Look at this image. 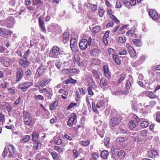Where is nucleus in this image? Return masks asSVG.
<instances>
[{"label": "nucleus", "instance_id": "obj_22", "mask_svg": "<svg viewBox=\"0 0 160 160\" xmlns=\"http://www.w3.org/2000/svg\"><path fill=\"white\" fill-rule=\"evenodd\" d=\"M128 52L130 57L132 58H134L136 55L135 50L131 46H129L128 48Z\"/></svg>", "mask_w": 160, "mask_h": 160}, {"label": "nucleus", "instance_id": "obj_41", "mask_svg": "<svg viewBox=\"0 0 160 160\" xmlns=\"http://www.w3.org/2000/svg\"><path fill=\"white\" fill-rule=\"evenodd\" d=\"M127 139L126 138H123L122 137H119L117 138L116 141L117 142L121 144L122 142H124Z\"/></svg>", "mask_w": 160, "mask_h": 160}, {"label": "nucleus", "instance_id": "obj_58", "mask_svg": "<svg viewBox=\"0 0 160 160\" xmlns=\"http://www.w3.org/2000/svg\"><path fill=\"white\" fill-rule=\"evenodd\" d=\"M110 18L112 19L116 23H119V20L114 15H111Z\"/></svg>", "mask_w": 160, "mask_h": 160}, {"label": "nucleus", "instance_id": "obj_36", "mask_svg": "<svg viewBox=\"0 0 160 160\" xmlns=\"http://www.w3.org/2000/svg\"><path fill=\"white\" fill-rule=\"evenodd\" d=\"M58 105V102L57 101H54L50 105L49 108L51 110H53L55 109Z\"/></svg>", "mask_w": 160, "mask_h": 160}, {"label": "nucleus", "instance_id": "obj_28", "mask_svg": "<svg viewBox=\"0 0 160 160\" xmlns=\"http://www.w3.org/2000/svg\"><path fill=\"white\" fill-rule=\"evenodd\" d=\"M92 72L93 77L96 79H98L100 78V73L98 70H93Z\"/></svg>", "mask_w": 160, "mask_h": 160}, {"label": "nucleus", "instance_id": "obj_25", "mask_svg": "<svg viewBox=\"0 0 160 160\" xmlns=\"http://www.w3.org/2000/svg\"><path fill=\"white\" fill-rule=\"evenodd\" d=\"M31 137L28 135H26L22 137L20 140L21 143H26L28 142L30 139Z\"/></svg>", "mask_w": 160, "mask_h": 160}, {"label": "nucleus", "instance_id": "obj_38", "mask_svg": "<svg viewBox=\"0 0 160 160\" xmlns=\"http://www.w3.org/2000/svg\"><path fill=\"white\" fill-rule=\"evenodd\" d=\"M54 149L59 153H62L63 152L64 148L63 147H61L58 146H55L54 147Z\"/></svg>", "mask_w": 160, "mask_h": 160}, {"label": "nucleus", "instance_id": "obj_63", "mask_svg": "<svg viewBox=\"0 0 160 160\" xmlns=\"http://www.w3.org/2000/svg\"><path fill=\"white\" fill-rule=\"evenodd\" d=\"M77 105V103H71L68 106V107L67 108V109L68 110H69L73 107L74 106H76Z\"/></svg>", "mask_w": 160, "mask_h": 160}, {"label": "nucleus", "instance_id": "obj_60", "mask_svg": "<svg viewBox=\"0 0 160 160\" xmlns=\"http://www.w3.org/2000/svg\"><path fill=\"white\" fill-rule=\"evenodd\" d=\"M108 52L109 54L110 55H112V56L113 55H115V54H114V53L115 52V50L113 49L109 48L108 49Z\"/></svg>", "mask_w": 160, "mask_h": 160}, {"label": "nucleus", "instance_id": "obj_52", "mask_svg": "<svg viewBox=\"0 0 160 160\" xmlns=\"http://www.w3.org/2000/svg\"><path fill=\"white\" fill-rule=\"evenodd\" d=\"M125 37L119 36L118 38V41L120 42H124L126 41Z\"/></svg>", "mask_w": 160, "mask_h": 160}, {"label": "nucleus", "instance_id": "obj_17", "mask_svg": "<svg viewBox=\"0 0 160 160\" xmlns=\"http://www.w3.org/2000/svg\"><path fill=\"white\" fill-rule=\"evenodd\" d=\"M1 36L4 37H8L11 36L12 32L11 30H7L2 28Z\"/></svg>", "mask_w": 160, "mask_h": 160}, {"label": "nucleus", "instance_id": "obj_56", "mask_svg": "<svg viewBox=\"0 0 160 160\" xmlns=\"http://www.w3.org/2000/svg\"><path fill=\"white\" fill-rule=\"evenodd\" d=\"M41 143L40 142H38V141H36L34 143L33 149L34 150H37L39 146L41 145Z\"/></svg>", "mask_w": 160, "mask_h": 160}, {"label": "nucleus", "instance_id": "obj_35", "mask_svg": "<svg viewBox=\"0 0 160 160\" xmlns=\"http://www.w3.org/2000/svg\"><path fill=\"white\" fill-rule=\"evenodd\" d=\"M99 51L96 49H93L90 52V54L92 56H97L98 55Z\"/></svg>", "mask_w": 160, "mask_h": 160}, {"label": "nucleus", "instance_id": "obj_49", "mask_svg": "<svg viewBox=\"0 0 160 160\" xmlns=\"http://www.w3.org/2000/svg\"><path fill=\"white\" fill-rule=\"evenodd\" d=\"M90 142V141L86 140L84 141H81L80 143L84 146H87L89 144Z\"/></svg>", "mask_w": 160, "mask_h": 160}, {"label": "nucleus", "instance_id": "obj_20", "mask_svg": "<svg viewBox=\"0 0 160 160\" xmlns=\"http://www.w3.org/2000/svg\"><path fill=\"white\" fill-rule=\"evenodd\" d=\"M70 46L71 49L73 51L75 52L77 48V42L73 38H72L70 40Z\"/></svg>", "mask_w": 160, "mask_h": 160}, {"label": "nucleus", "instance_id": "obj_51", "mask_svg": "<svg viewBox=\"0 0 160 160\" xmlns=\"http://www.w3.org/2000/svg\"><path fill=\"white\" fill-rule=\"evenodd\" d=\"M32 74L31 72L29 69H28L26 72H25V75L26 77V78L27 79L29 78Z\"/></svg>", "mask_w": 160, "mask_h": 160}, {"label": "nucleus", "instance_id": "obj_9", "mask_svg": "<svg viewBox=\"0 0 160 160\" xmlns=\"http://www.w3.org/2000/svg\"><path fill=\"white\" fill-rule=\"evenodd\" d=\"M105 104L103 101L100 100L98 102L96 105V108L95 106V103L94 102L92 103V107L93 111L97 112L98 111L97 108L99 109L100 108L104 107Z\"/></svg>", "mask_w": 160, "mask_h": 160}, {"label": "nucleus", "instance_id": "obj_30", "mask_svg": "<svg viewBox=\"0 0 160 160\" xmlns=\"http://www.w3.org/2000/svg\"><path fill=\"white\" fill-rule=\"evenodd\" d=\"M126 77V74L124 73H122L120 74L119 77V80L118 82V84H122L123 81H124Z\"/></svg>", "mask_w": 160, "mask_h": 160}, {"label": "nucleus", "instance_id": "obj_3", "mask_svg": "<svg viewBox=\"0 0 160 160\" xmlns=\"http://www.w3.org/2000/svg\"><path fill=\"white\" fill-rule=\"evenodd\" d=\"M60 56V52L59 48L56 46H54L52 48V50L50 52L49 56L52 58H58Z\"/></svg>", "mask_w": 160, "mask_h": 160}, {"label": "nucleus", "instance_id": "obj_11", "mask_svg": "<svg viewBox=\"0 0 160 160\" xmlns=\"http://www.w3.org/2000/svg\"><path fill=\"white\" fill-rule=\"evenodd\" d=\"M149 16L154 20L158 19L160 17L159 15L158 14L156 11L152 9L149 10Z\"/></svg>", "mask_w": 160, "mask_h": 160}, {"label": "nucleus", "instance_id": "obj_42", "mask_svg": "<svg viewBox=\"0 0 160 160\" xmlns=\"http://www.w3.org/2000/svg\"><path fill=\"white\" fill-rule=\"evenodd\" d=\"M76 81L72 79L70 77L68 78L66 81L65 83L67 84L71 83H76Z\"/></svg>", "mask_w": 160, "mask_h": 160}, {"label": "nucleus", "instance_id": "obj_53", "mask_svg": "<svg viewBox=\"0 0 160 160\" xmlns=\"http://www.w3.org/2000/svg\"><path fill=\"white\" fill-rule=\"evenodd\" d=\"M127 53V51L125 49H122L120 50L119 52V55H125Z\"/></svg>", "mask_w": 160, "mask_h": 160}, {"label": "nucleus", "instance_id": "obj_40", "mask_svg": "<svg viewBox=\"0 0 160 160\" xmlns=\"http://www.w3.org/2000/svg\"><path fill=\"white\" fill-rule=\"evenodd\" d=\"M88 7H90L91 8V9L92 11H96L97 8V5L93 4L92 3H88L87 5Z\"/></svg>", "mask_w": 160, "mask_h": 160}, {"label": "nucleus", "instance_id": "obj_50", "mask_svg": "<svg viewBox=\"0 0 160 160\" xmlns=\"http://www.w3.org/2000/svg\"><path fill=\"white\" fill-rule=\"evenodd\" d=\"M147 132L146 130H143L139 132V134L142 137H145L147 135Z\"/></svg>", "mask_w": 160, "mask_h": 160}, {"label": "nucleus", "instance_id": "obj_62", "mask_svg": "<svg viewBox=\"0 0 160 160\" xmlns=\"http://www.w3.org/2000/svg\"><path fill=\"white\" fill-rule=\"evenodd\" d=\"M110 139L109 138H107L104 139V143L105 146L108 147L109 145Z\"/></svg>", "mask_w": 160, "mask_h": 160}, {"label": "nucleus", "instance_id": "obj_33", "mask_svg": "<svg viewBox=\"0 0 160 160\" xmlns=\"http://www.w3.org/2000/svg\"><path fill=\"white\" fill-rule=\"evenodd\" d=\"M8 83L7 82H3L0 84V88L5 90L8 86Z\"/></svg>", "mask_w": 160, "mask_h": 160}, {"label": "nucleus", "instance_id": "obj_47", "mask_svg": "<svg viewBox=\"0 0 160 160\" xmlns=\"http://www.w3.org/2000/svg\"><path fill=\"white\" fill-rule=\"evenodd\" d=\"M149 125V123L147 121H143L140 124L141 126L143 128H145L147 127Z\"/></svg>", "mask_w": 160, "mask_h": 160}, {"label": "nucleus", "instance_id": "obj_44", "mask_svg": "<svg viewBox=\"0 0 160 160\" xmlns=\"http://www.w3.org/2000/svg\"><path fill=\"white\" fill-rule=\"evenodd\" d=\"M54 142L55 144L60 145L62 143L61 139L58 137H54Z\"/></svg>", "mask_w": 160, "mask_h": 160}, {"label": "nucleus", "instance_id": "obj_37", "mask_svg": "<svg viewBox=\"0 0 160 160\" xmlns=\"http://www.w3.org/2000/svg\"><path fill=\"white\" fill-rule=\"evenodd\" d=\"M129 128L131 130H132L136 126V124L134 122L133 120H131L128 123Z\"/></svg>", "mask_w": 160, "mask_h": 160}, {"label": "nucleus", "instance_id": "obj_64", "mask_svg": "<svg viewBox=\"0 0 160 160\" xmlns=\"http://www.w3.org/2000/svg\"><path fill=\"white\" fill-rule=\"evenodd\" d=\"M156 120L158 122H160V113H156Z\"/></svg>", "mask_w": 160, "mask_h": 160}, {"label": "nucleus", "instance_id": "obj_54", "mask_svg": "<svg viewBox=\"0 0 160 160\" xmlns=\"http://www.w3.org/2000/svg\"><path fill=\"white\" fill-rule=\"evenodd\" d=\"M34 98L36 100H42L44 99V97L43 96L40 95H35L34 96Z\"/></svg>", "mask_w": 160, "mask_h": 160}, {"label": "nucleus", "instance_id": "obj_39", "mask_svg": "<svg viewBox=\"0 0 160 160\" xmlns=\"http://www.w3.org/2000/svg\"><path fill=\"white\" fill-rule=\"evenodd\" d=\"M74 61L75 64H77L79 66H81L80 63V59L78 55L74 56Z\"/></svg>", "mask_w": 160, "mask_h": 160}, {"label": "nucleus", "instance_id": "obj_32", "mask_svg": "<svg viewBox=\"0 0 160 160\" xmlns=\"http://www.w3.org/2000/svg\"><path fill=\"white\" fill-rule=\"evenodd\" d=\"M53 159L54 160H60V158L58 156L57 153L55 151L50 152Z\"/></svg>", "mask_w": 160, "mask_h": 160}, {"label": "nucleus", "instance_id": "obj_8", "mask_svg": "<svg viewBox=\"0 0 160 160\" xmlns=\"http://www.w3.org/2000/svg\"><path fill=\"white\" fill-rule=\"evenodd\" d=\"M96 87L94 82L92 80V82L89 83L87 88L88 94L92 96L94 94L93 91Z\"/></svg>", "mask_w": 160, "mask_h": 160}, {"label": "nucleus", "instance_id": "obj_61", "mask_svg": "<svg viewBox=\"0 0 160 160\" xmlns=\"http://www.w3.org/2000/svg\"><path fill=\"white\" fill-rule=\"evenodd\" d=\"M126 88L127 90H128L130 88L131 82L129 81H127L126 83Z\"/></svg>", "mask_w": 160, "mask_h": 160}, {"label": "nucleus", "instance_id": "obj_4", "mask_svg": "<svg viewBox=\"0 0 160 160\" xmlns=\"http://www.w3.org/2000/svg\"><path fill=\"white\" fill-rule=\"evenodd\" d=\"M122 119V117L119 116H117L116 117L112 118L109 122L110 126L112 127H114L118 124Z\"/></svg>", "mask_w": 160, "mask_h": 160}, {"label": "nucleus", "instance_id": "obj_6", "mask_svg": "<svg viewBox=\"0 0 160 160\" xmlns=\"http://www.w3.org/2000/svg\"><path fill=\"white\" fill-rule=\"evenodd\" d=\"M45 70V69L44 68V66L41 64L36 71L35 74V78L38 79L44 73Z\"/></svg>", "mask_w": 160, "mask_h": 160}, {"label": "nucleus", "instance_id": "obj_7", "mask_svg": "<svg viewBox=\"0 0 160 160\" xmlns=\"http://www.w3.org/2000/svg\"><path fill=\"white\" fill-rule=\"evenodd\" d=\"M76 118V114L75 113H72L67 122L68 125L71 127L73 125H75L77 123Z\"/></svg>", "mask_w": 160, "mask_h": 160}, {"label": "nucleus", "instance_id": "obj_2", "mask_svg": "<svg viewBox=\"0 0 160 160\" xmlns=\"http://www.w3.org/2000/svg\"><path fill=\"white\" fill-rule=\"evenodd\" d=\"M23 118L24 124L27 126H30L33 124V120L30 114L25 111L23 112Z\"/></svg>", "mask_w": 160, "mask_h": 160}, {"label": "nucleus", "instance_id": "obj_45", "mask_svg": "<svg viewBox=\"0 0 160 160\" xmlns=\"http://www.w3.org/2000/svg\"><path fill=\"white\" fill-rule=\"evenodd\" d=\"M123 2L125 6L128 8H129L131 6H132V4L131 2L126 0H123Z\"/></svg>", "mask_w": 160, "mask_h": 160}, {"label": "nucleus", "instance_id": "obj_27", "mask_svg": "<svg viewBox=\"0 0 160 160\" xmlns=\"http://www.w3.org/2000/svg\"><path fill=\"white\" fill-rule=\"evenodd\" d=\"M113 61L117 65H120L121 63V59L119 58L118 56L117 55H113L112 57Z\"/></svg>", "mask_w": 160, "mask_h": 160}, {"label": "nucleus", "instance_id": "obj_15", "mask_svg": "<svg viewBox=\"0 0 160 160\" xmlns=\"http://www.w3.org/2000/svg\"><path fill=\"white\" fill-rule=\"evenodd\" d=\"M14 19L12 17H10L6 19V23L7 24L8 27L10 28L12 27L14 23Z\"/></svg>", "mask_w": 160, "mask_h": 160}, {"label": "nucleus", "instance_id": "obj_34", "mask_svg": "<svg viewBox=\"0 0 160 160\" xmlns=\"http://www.w3.org/2000/svg\"><path fill=\"white\" fill-rule=\"evenodd\" d=\"M108 152L106 150L102 151L101 153V157L104 159H106L108 155Z\"/></svg>", "mask_w": 160, "mask_h": 160}, {"label": "nucleus", "instance_id": "obj_57", "mask_svg": "<svg viewBox=\"0 0 160 160\" xmlns=\"http://www.w3.org/2000/svg\"><path fill=\"white\" fill-rule=\"evenodd\" d=\"M148 97L152 99L154 98H156L157 96L156 95H155L152 92H150L148 95Z\"/></svg>", "mask_w": 160, "mask_h": 160}, {"label": "nucleus", "instance_id": "obj_55", "mask_svg": "<svg viewBox=\"0 0 160 160\" xmlns=\"http://www.w3.org/2000/svg\"><path fill=\"white\" fill-rule=\"evenodd\" d=\"M44 94L48 99H50L51 98V95L50 92L47 89L45 90Z\"/></svg>", "mask_w": 160, "mask_h": 160}, {"label": "nucleus", "instance_id": "obj_48", "mask_svg": "<svg viewBox=\"0 0 160 160\" xmlns=\"http://www.w3.org/2000/svg\"><path fill=\"white\" fill-rule=\"evenodd\" d=\"M72 152L73 155V157L74 158H77L79 155V153L76 149H73L72 151Z\"/></svg>", "mask_w": 160, "mask_h": 160}, {"label": "nucleus", "instance_id": "obj_43", "mask_svg": "<svg viewBox=\"0 0 160 160\" xmlns=\"http://www.w3.org/2000/svg\"><path fill=\"white\" fill-rule=\"evenodd\" d=\"M132 42L137 46L140 47L141 46V43L139 39H134L132 40Z\"/></svg>", "mask_w": 160, "mask_h": 160}, {"label": "nucleus", "instance_id": "obj_10", "mask_svg": "<svg viewBox=\"0 0 160 160\" xmlns=\"http://www.w3.org/2000/svg\"><path fill=\"white\" fill-rule=\"evenodd\" d=\"M17 71L16 72V81L18 82L22 79L23 75V72L22 68L20 67H17Z\"/></svg>", "mask_w": 160, "mask_h": 160}, {"label": "nucleus", "instance_id": "obj_18", "mask_svg": "<svg viewBox=\"0 0 160 160\" xmlns=\"http://www.w3.org/2000/svg\"><path fill=\"white\" fill-rule=\"evenodd\" d=\"M51 81V79L49 78H45L41 80L39 82V85L42 87H44Z\"/></svg>", "mask_w": 160, "mask_h": 160}, {"label": "nucleus", "instance_id": "obj_12", "mask_svg": "<svg viewBox=\"0 0 160 160\" xmlns=\"http://www.w3.org/2000/svg\"><path fill=\"white\" fill-rule=\"evenodd\" d=\"M103 70L105 77L106 78L110 79L111 78V75L108 67L106 65H104L103 67Z\"/></svg>", "mask_w": 160, "mask_h": 160}, {"label": "nucleus", "instance_id": "obj_5", "mask_svg": "<svg viewBox=\"0 0 160 160\" xmlns=\"http://www.w3.org/2000/svg\"><path fill=\"white\" fill-rule=\"evenodd\" d=\"M32 85L33 83L31 82H24L19 84L18 86V88L22 91L25 92Z\"/></svg>", "mask_w": 160, "mask_h": 160}, {"label": "nucleus", "instance_id": "obj_21", "mask_svg": "<svg viewBox=\"0 0 160 160\" xmlns=\"http://www.w3.org/2000/svg\"><path fill=\"white\" fill-rule=\"evenodd\" d=\"M38 22L39 27L41 30L44 32H46V30L44 25V22L42 20L41 16L38 18Z\"/></svg>", "mask_w": 160, "mask_h": 160}, {"label": "nucleus", "instance_id": "obj_59", "mask_svg": "<svg viewBox=\"0 0 160 160\" xmlns=\"http://www.w3.org/2000/svg\"><path fill=\"white\" fill-rule=\"evenodd\" d=\"M30 50L28 49V50H27V51H26L23 56V58H25V59H27L29 55V54H30Z\"/></svg>", "mask_w": 160, "mask_h": 160}, {"label": "nucleus", "instance_id": "obj_24", "mask_svg": "<svg viewBox=\"0 0 160 160\" xmlns=\"http://www.w3.org/2000/svg\"><path fill=\"white\" fill-rule=\"evenodd\" d=\"M19 62L20 65L25 68L27 67L29 64L28 61L26 59L24 60L22 59H20Z\"/></svg>", "mask_w": 160, "mask_h": 160}, {"label": "nucleus", "instance_id": "obj_46", "mask_svg": "<svg viewBox=\"0 0 160 160\" xmlns=\"http://www.w3.org/2000/svg\"><path fill=\"white\" fill-rule=\"evenodd\" d=\"M91 156L93 158V160H97V158L99 157V154L97 152H94L93 154H91Z\"/></svg>", "mask_w": 160, "mask_h": 160}, {"label": "nucleus", "instance_id": "obj_1", "mask_svg": "<svg viewBox=\"0 0 160 160\" xmlns=\"http://www.w3.org/2000/svg\"><path fill=\"white\" fill-rule=\"evenodd\" d=\"M14 149V146L11 144L6 146L2 153V155L4 157H6L8 154V151H9L8 157L10 158L12 157L15 154Z\"/></svg>", "mask_w": 160, "mask_h": 160}, {"label": "nucleus", "instance_id": "obj_31", "mask_svg": "<svg viewBox=\"0 0 160 160\" xmlns=\"http://www.w3.org/2000/svg\"><path fill=\"white\" fill-rule=\"evenodd\" d=\"M117 156L120 159L122 158L125 155V152L123 150H120L118 152H116Z\"/></svg>", "mask_w": 160, "mask_h": 160}, {"label": "nucleus", "instance_id": "obj_26", "mask_svg": "<svg viewBox=\"0 0 160 160\" xmlns=\"http://www.w3.org/2000/svg\"><path fill=\"white\" fill-rule=\"evenodd\" d=\"M32 140L33 141H38L39 138V134L36 132H33L32 134Z\"/></svg>", "mask_w": 160, "mask_h": 160}, {"label": "nucleus", "instance_id": "obj_19", "mask_svg": "<svg viewBox=\"0 0 160 160\" xmlns=\"http://www.w3.org/2000/svg\"><path fill=\"white\" fill-rule=\"evenodd\" d=\"M1 63L5 67H8L10 65L11 60L7 58H2L1 59Z\"/></svg>", "mask_w": 160, "mask_h": 160}, {"label": "nucleus", "instance_id": "obj_14", "mask_svg": "<svg viewBox=\"0 0 160 160\" xmlns=\"http://www.w3.org/2000/svg\"><path fill=\"white\" fill-rule=\"evenodd\" d=\"M148 73L157 80L160 81V72H156L154 71H148Z\"/></svg>", "mask_w": 160, "mask_h": 160}, {"label": "nucleus", "instance_id": "obj_23", "mask_svg": "<svg viewBox=\"0 0 160 160\" xmlns=\"http://www.w3.org/2000/svg\"><path fill=\"white\" fill-rule=\"evenodd\" d=\"M148 155L150 158H153L158 155V153L155 150H150L148 152Z\"/></svg>", "mask_w": 160, "mask_h": 160}, {"label": "nucleus", "instance_id": "obj_13", "mask_svg": "<svg viewBox=\"0 0 160 160\" xmlns=\"http://www.w3.org/2000/svg\"><path fill=\"white\" fill-rule=\"evenodd\" d=\"M88 46V40L86 39H82L79 43V47L82 50H84L86 49Z\"/></svg>", "mask_w": 160, "mask_h": 160}, {"label": "nucleus", "instance_id": "obj_16", "mask_svg": "<svg viewBox=\"0 0 160 160\" xmlns=\"http://www.w3.org/2000/svg\"><path fill=\"white\" fill-rule=\"evenodd\" d=\"M108 85V82L104 78H102L100 80L99 86L102 89L106 88Z\"/></svg>", "mask_w": 160, "mask_h": 160}, {"label": "nucleus", "instance_id": "obj_29", "mask_svg": "<svg viewBox=\"0 0 160 160\" xmlns=\"http://www.w3.org/2000/svg\"><path fill=\"white\" fill-rule=\"evenodd\" d=\"M63 42L64 43H67L68 42L69 39V33L67 32H65L63 35Z\"/></svg>", "mask_w": 160, "mask_h": 160}]
</instances>
